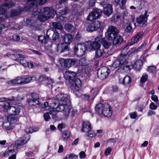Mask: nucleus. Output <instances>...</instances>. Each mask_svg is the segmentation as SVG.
I'll return each instance as SVG.
<instances>
[{
    "label": "nucleus",
    "instance_id": "f257e3e1",
    "mask_svg": "<svg viewBox=\"0 0 159 159\" xmlns=\"http://www.w3.org/2000/svg\"><path fill=\"white\" fill-rule=\"evenodd\" d=\"M87 49L89 51L91 50H96L95 52V56L94 58V66H95L97 70H98L99 68H97L98 66L99 62V56L98 53V51L99 48V37L98 36L95 39V41L93 42L88 41L87 42Z\"/></svg>",
    "mask_w": 159,
    "mask_h": 159
},
{
    "label": "nucleus",
    "instance_id": "f03ea898",
    "mask_svg": "<svg viewBox=\"0 0 159 159\" xmlns=\"http://www.w3.org/2000/svg\"><path fill=\"white\" fill-rule=\"evenodd\" d=\"M49 104L53 108H57L58 111H65L66 116H69L70 110V107L67 105L60 104L58 101L54 99H49L47 100Z\"/></svg>",
    "mask_w": 159,
    "mask_h": 159
},
{
    "label": "nucleus",
    "instance_id": "7ed1b4c3",
    "mask_svg": "<svg viewBox=\"0 0 159 159\" xmlns=\"http://www.w3.org/2000/svg\"><path fill=\"white\" fill-rule=\"evenodd\" d=\"M30 129H32V128H26L25 129V132L27 134H25L23 137L20 138L19 139L16 141L15 144L17 147H18L21 145L25 144L29 140L30 138V137L28 133H31L33 131H36L35 130L34 131V130L31 131Z\"/></svg>",
    "mask_w": 159,
    "mask_h": 159
},
{
    "label": "nucleus",
    "instance_id": "20e7f679",
    "mask_svg": "<svg viewBox=\"0 0 159 159\" xmlns=\"http://www.w3.org/2000/svg\"><path fill=\"white\" fill-rule=\"evenodd\" d=\"M100 109L102 115L107 117H110L112 114V110L111 107L108 104H104L100 103Z\"/></svg>",
    "mask_w": 159,
    "mask_h": 159
},
{
    "label": "nucleus",
    "instance_id": "39448f33",
    "mask_svg": "<svg viewBox=\"0 0 159 159\" xmlns=\"http://www.w3.org/2000/svg\"><path fill=\"white\" fill-rule=\"evenodd\" d=\"M119 30L116 27L111 25L109 26L107 31V37L109 40H113L114 37L119 34Z\"/></svg>",
    "mask_w": 159,
    "mask_h": 159
},
{
    "label": "nucleus",
    "instance_id": "423d86ee",
    "mask_svg": "<svg viewBox=\"0 0 159 159\" xmlns=\"http://www.w3.org/2000/svg\"><path fill=\"white\" fill-rule=\"evenodd\" d=\"M74 52L75 54L78 57H81L84 54L87 49V46L82 45L79 43L75 45L73 48Z\"/></svg>",
    "mask_w": 159,
    "mask_h": 159
},
{
    "label": "nucleus",
    "instance_id": "0eeeda50",
    "mask_svg": "<svg viewBox=\"0 0 159 159\" xmlns=\"http://www.w3.org/2000/svg\"><path fill=\"white\" fill-rule=\"evenodd\" d=\"M59 62L60 66L62 67H69L75 65L77 62L78 61L75 59H64L60 58L59 59Z\"/></svg>",
    "mask_w": 159,
    "mask_h": 159
},
{
    "label": "nucleus",
    "instance_id": "6e6552de",
    "mask_svg": "<svg viewBox=\"0 0 159 159\" xmlns=\"http://www.w3.org/2000/svg\"><path fill=\"white\" fill-rule=\"evenodd\" d=\"M103 8V12L105 16L109 17L113 13V8L112 5L108 4L107 2L103 1L101 4Z\"/></svg>",
    "mask_w": 159,
    "mask_h": 159
},
{
    "label": "nucleus",
    "instance_id": "1a4fd4ad",
    "mask_svg": "<svg viewBox=\"0 0 159 159\" xmlns=\"http://www.w3.org/2000/svg\"><path fill=\"white\" fill-rule=\"evenodd\" d=\"M17 84H25L30 82L32 81L36 80V77L33 76L27 77L26 76H18L16 78Z\"/></svg>",
    "mask_w": 159,
    "mask_h": 159
},
{
    "label": "nucleus",
    "instance_id": "9d476101",
    "mask_svg": "<svg viewBox=\"0 0 159 159\" xmlns=\"http://www.w3.org/2000/svg\"><path fill=\"white\" fill-rule=\"evenodd\" d=\"M82 132L87 133V135L89 137H92L94 135L93 132L92 130L90 124L88 122H84L83 127L81 129Z\"/></svg>",
    "mask_w": 159,
    "mask_h": 159
},
{
    "label": "nucleus",
    "instance_id": "9b49d317",
    "mask_svg": "<svg viewBox=\"0 0 159 159\" xmlns=\"http://www.w3.org/2000/svg\"><path fill=\"white\" fill-rule=\"evenodd\" d=\"M56 97L58 102L61 101L65 102L66 103V104H65L70 106V109L71 108V107L67 104H70V102L69 96L66 94L59 93L57 95ZM63 104H64V103Z\"/></svg>",
    "mask_w": 159,
    "mask_h": 159
},
{
    "label": "nucleus",
    "instance_id": "f8f14e48",
    "mask_svg": "<svg viewBox=\"0 0 159 159\" xmlns=\"http://www.w3.org/2000/svg\"><path fill=\"white\" fill-rule=\"evenodd\" d=\"M41 12L43 15L45 16V17L41 19L43 20H47L48 19L51 17L53 18V14L52 12L50 9L48 7H46L43 8V10H41Z\"/></svg>",
    "mask_w": 159,
    "mask_h": 159
},
{
    "label": "nucleus",
    "instance_id": "ddd939ff",
    "mask_svg": "<svg viewBox=\"0 0 159 159\" xmlns=\"http://www.w3.org/2000/svg\"><path fill=\"white\" fill-rule=\"evenodd\" d=\"M99 28V21L95 20L89 25L86 28V30L89 32H92L97 30Z\"/></svg>",
    "mask_w": 159,
    "mask_h": 159
},
{
    "label": "nucleus",
    "instance_id": "4468645a",
    "mask_svg": "<svg viewBox=\"0 0 159 159\" xmlns=\"http://www.w3.org/2000/svg\"><path fill=\"white\" fill-rule=\"evenodd\" d=\"M99 17V10L98 8H94L92 11L89 14L87 18V20L92 21L98 19Z\"/></svg>",
    "mask_w": 159,
    "mask_h": 159
},
{
    "label": "nucleus",
    "instance_id": "2eb2a0df",
    "mask_svg": "<svg viewBox=\"0 0 159 159\" xmlns=\"http://www.w3.org/2000/svg\"><path fill=\"white\" fill-rule=\"evenodd\" d=\"M38 0H27L26 7L29 11H32L33 9L36 8L38 5Z\"/></svg>",
    "mask_w": 159,
    "mask_h": 159
},
{
    "label": "nucleus",
    "instance_id": "dca6fc26",
    "mask_svg": "<svg viewBox=\"0 0 159 159\" xmlns=\"http://www.w3.org/2000/svg\"><path fill=\"white\" fill-rule=\"evenodd\" d=\"M76 75V74L75 73L68 71L66 72L64 77L66 80H68L70 83V81L75 80Z\"/></svg>",
    "mask_w": 159,
    "mask_h": 159
},
{
    "label": "nucleus",
    "instance_id": "f3484780",
    "mask_svg": "<svg viewBox=\"0 0 159 159\" xmlns=\"http://www.w3.org/2000/svg\"><path fill=\"white\" fill-rule=\"evenodd\" d=\"M143 33L142 32L138 33L136 35L134 36L131 39V43H129L128 44L129 46H132L134 43H137L139 41V39L141 38Z\"/></svg>",
    "mask_w": 159,
    "mask_h": 159
},
{
    "label": "nucleus",
    "instance_id": "a211bd4d",
    "mask_svg": "<svg viewBox=\"0 0 159 159\" xmlns=\"http://www.w3.org/2000/svg\"><path fill=\"white\" fill-rule=\"evenodd\" d=\"M113 40V45L114 46L117 47L123 41V37L120 35H118L114 37Z\"/></svg>",
    "mask_w": 159,
    "mask_h": 159
},
{
    "label": "nucleus",
    "instance_id": "6ab92c4d",
    "mask_svg": "<svg viewBox=\"0 0 159 159\" xmlns=\"http://www.w3.org/2000/svg\"><path fill=\"white\" fill-rule=\"evenodd\" d=\"M69 50L68 46H66L64 43L58 44L57 46V50L58 52L61 53Z\"/></svg>",
    "mask_w": 159,
    "mask_h": 159
},
{
    "label": "nucleus",
    "instance_id": "aec40b11",
    "mask_svg": "<svg viewBox=\"0 0 159 159\" xmlns=\"http://www.w3.org/2000/svg\"><path fill=\"white\" fill-rule=\"evenodd\" d=\"M148 11H145L144 15H141L139 17L136 18L137 22L139 24L146 21L148 15H147Z\"/></svg>",
    "mask_w": 159,
    "mask_h": 159
},
{
    "label": "nucleus",
    "instance_id": "412c9836",
    "mask_svg": "<svg viewBox=\"0 0 159 159\" xmlns=\"http://www.w3.org/2000/svg\"><path fill=\"white\" fill-rule=\"evenodd\" d=\"M2 126L3 129L5 130L12 129L14 128L12 123L7 120L4 121L2 125Z\"/></svg>",
    "mask_w": 159,
    "mask_h": 159
},
{
    "label": "nucleus",
    "instance_id": "4be33fe9",
    "mask_svg": "<svg viewBox=\"0 0 159 159\" xmlns=\"http://www.w3.org/2000/svg\"><path fill=\"white\" fill-rule=\"evenodd\" d=\"M72 39V36L69 34H66L62 37V41L65 44H66L69 45L71 43Z\"/></svg>",
    "mask_w": 159,
    "mask_h": 159
},
{
    "label": "nucleus",
    "instance_id": "5701e85b",
    "mask_svg": "<svg viewBox=\"0 0 159 159\" xmlns=\"http://www.w3.org/2000/svg\"><path fill=\"white\" fill-rule=\"evenodd\" d=\"M53 108L54 109V110L49 111V113L51 116H52V118L53 120H57L58 119V117L57 116V113L58 112L62 111H58L57 110V108ZM64 111L65 113V116L66 118H67L68 116L67 117H66L65 115L66 112L65 111Z\"/></svg>",
    "mask_w": 159,
    "mask_h": 159
},
{
    "label": "nucleus",
    "instance_id": "b1692460",
    "mask_svg": "<svg viewBox=\"0 0 159 159\" xmlns=\"http://www.w3.org/2000/svg\"><path fill=\"white\" fill-rule=\"evenodd\" d=\"M29 105L32 107L33 108V109L36 108H40V102L35 101L32 99H29L27 100Z\"/></svg>",
    "mask_w": 159,
    "mask_h": 159
},
{
    "label": "nucleus",
    "instance_id": "393cba45",
    "mask_svg": "<svg viewBox=\"0 0 159 159\" xmlns=\"http://www.w3.org/2000/svg\"><path fill=\"white\" fill-rule=\"evenodd\" d=\"M119 60L122 65L126 64L128 61L127 55L121 54L119 58Z\"/></svg>",
    "mask_w": 159,
    "mask_h": 159
},
{
    "label": "nucleus",
    "instance_id": "a878e982",
    "mask_svg": "<svg viewBox=\"0 0 159 159\" xmlns=\"http://www.w3.org/2000/svg\"><path fill=\"white\" fill-rule=\"evenodd\" d=\"M142 64V60L139 59L135 61L133 66L136 71H138L141 69Z\"/></svg>",
    "mask_w": 159,
    "mask_h": 159
},
{
    "label": "nucleus",
    "instance_id": "bb28decb",
    "mask_svg": "<svg viewBox=\"0 0 159 159\" xmlns=\"http://www.w3.org/2000/svg\"><path fill=\"white\" fill-rule=\"evenodd\" d=\"M122 82L125 86L129 87L131 83V78L129 76H125L122 80Z\"/></svg>",
    "mask_w": 159,
    "mask_h": 159
},
{
    "label": "nucleus",
    "instance_id": "cd10ccee",
    "mask_svg": "<svg viewBox=\"0 0 159 159\" xmlns=\"http://www.w3.org/2000/svg\"><path fill=\"white\" fill-rule=\"evenodd\" d=\"M11 113L13 115H16L19 114L20 108L18 106H12L10 107Z\"/></svg>",
    "mask_w": 159,
    "mask_h": 159
},
{
    "label": "nucleus",
    "instance_id": "c85d7f7f",
    "mask_svg": "<svg viewBox=\"0 0 159 159\" xmlns=\"http://www.w3.org/2000/svg\"><path fill=\"white\" fill-rule=\"evenodd\" d=\"M11 55H14L16 58H22L24 57V55L21 54H17L14 55V51H11L10 52H8L7 54L4 55L5 57H9Z\"/></svg>",
    "mask_w": 159,
    "mask_h": 159
},
{
    "label": "nucleus",
    "instance_id": "c756f323",
    "mask_svg": "<svg viewBox=\"0 0 159 159\" xmlns=\"http://www.w3.org/2000/svg\"><path fill=\"white\" fill-rule=\"evenodd\" d=\"M7 120L12 124L17 121L18 119L15 115H9L7 116Z\"/></svg>",
    "mask_w": 159,
    "mask_h": 159
},
{
    "label": "nucleus",
    "instance_id": "7c9ffc66",
    "mask_svg": "<svg viewBox=\"0 0 159 159\" xmlns=\"http://www.w3.org/2000/svg\"><path fill=\"white\" fill-rule=\"evenodd\" d=\"M70 84L73 85L77 86L78 87H81V80L79 78H75V80L72 81H70Z\"/></svg>",
    "mask_w": 159,
    "mask_h": 159
},
{
    "label": "nucleus",
    "instance_id": "2f4dec72",
    "mask_svg": "<svg viewBox=\"0 0 159 159\" xmlns=\"http://www.w3.org/2000/svg\"><path fill=\"white\" fill-rule=\"evenodd\" d=\"M64 29L68 32H71L74 30V27L70 24L67 23L64 25Z\"/></svg>",
    "mask_w": 159,
    "mask_h": 159
},
{
    "label": "nucleus",
    "instance_id": "473e14b6",
    "mask_svg": "<svg viewBox=\"0 0 159 159\" xmlns=\"http://www.w3.org/2000/svg\"><path fill=\"white\" fill-rule=\"evenodd\" d=\"M80 87L75 86V85L73 86L72 85L70 87L71 89L73 90V93L78 97H79L80 96L79 94L80 91Z\"/></svg>",
    "mask_w": 159,
    "mask_h": 159
},
{
    "label": "nucleus",
    "instance_id": "72a5a7b5",
    "mask_svg": "<svg viewBox=\"0 0 159 159\" xmlns=\"http://www.w3.org/2000/svg\"><path fill=\"white\" fill-rule=\"evenodd\" d=\"M101 72L104 73L105 76H107L110 72V70L109 68L106 67H102L100 68Z\"/></svg>",
    "mask_w": 159,
    "mask_h": 159
},
{
    "label": "nucleus",
    "instance_id": "f704fd0d",
    "mask_svg": "<svg viewBox=\"0 0 159 159\" xmlns=\"http://www.w3.org/2000/svg\"><path fill=\"white\" fill-rule=\"evenodd\" d=\"M71 133L68 130H65L64 131L62 134V138L65 140H67L70 137Z\"/></svg>",
    "mask_w": 159,
    "mask_h": 159
},
{
    "label": "nucleus",
    "instance_id": "c9c22d12",
    "mask_svg": "<svg viewBox=\"0 0 159 159\" xmlns=\"http://www.w3.org/2000/svg\"><path fill=\"white\" fill-rule=\"evenodd\" d=\"M38 40L41 43L45 44L47 42V39L44 35H41L38 37Z\"/></svg>",
    "mask_w": 159,
    "mask_h": 159
},
{
    "label": "nucleus",
    "instance_id": "e433bc0d",
    "mask_svg": "<svg viewBox=\"0 0 159 159\" xmlns=\"http://www.w3.org/2000/svg\"><path fill=\"white\" fill-rule=\"evenodd\" d=\"M52 26L55 29L61 30L62 29V26L60 23L52 22Z\"/></svg>",
    "mask_w": 159,
    "mask_h": 159
},
{
    "label": "nucleus",
    "instance_id": "4c0bfd02",
    "mask_svg": "<svg viewBox=\"0 0 159 159\" xmlns=\"http://www.w3.org/2000/svg\"><path fill=\"white\" fill-rule=\"evenodd\" d=\"M101 44L106 49L110 47V44L107 41L105 40L104 39H102Z\"/></svg>",
    "mask_w": 159,
    "mask_h": 159
},
{
    "label": "nucleus",
    "instance_id": "58836bf2",
    "mask_svg": "<svg viewBox=\"0 0 159 159\" xmlns=\"http://www.w3.org/2000/svg\"><path fill=\"white\" fill-rule=\"evenodd\" d=\"M78 156L73 154H70L67 155L64 159H77Z\"/></svg>",
    "mask_w": 159,
    "mask_h": 159
},
{
    "label": "nucleus",
    "instance_id": "ea45409f",
    "mask_svg": "<svg viewBox=\"0 0 159 159\" xmlns=\"http://www.w3.org/2000/svg\"><path fill=\"white\" fill-rule=\"evenodd\" d=\"M70 11V9L67 7H65L64 9L59 11V13L61 15H64L67 14Z\"/></svg>",
    "mask_w": 159,
    "mask_h": 159
},
{
    "label": "nucleus",
    "instance_id": "a19ab883",
    "mask_svg": "<svg viewBox=\"0 0 159 159\" xmlns=\"http://www.w3.org/2000/svg\"><path fill=\"white\" fill-rule=\"evenodd\" d=\"M121 65H122L119 59L115 61L112 64V67L115 68L120 67Z\"/></svg>",
    "mask_w": 159,
    "mask_h": 159
},
{
    "label": "nucleus",
    "instance_id": "79ce46f5",
    "mask_svg": "<svg viewBox=\"0 0 159 159\" xmlns=\"http://www.w3.org/2000/svg\"><path fill=\"white\" fill-rule=\"evenodd\" d=\"M79 64L82 66H85L87 65L86 59L85 58L80 59L79 61Z\"/></svg>",
    "mask_w": 159,
    "mask_h": 159
},
{
    "label": "nucleus",
    "instance_id": "37998d69",
    "mask_svg": "<svg viewBox=\"0 0 159 159\" xmlns=\"http://www.w3.org/2000/svg\"><path fill=\"white\" fill-rule=\"evenodd\" d=\"M59 35L58 33L56 31H55L54 32V34H52L51 39L53 40H56L59 39Z\"/></svg>",
    "mask_w": 159,
    "mask_h": 159
},
{
    "label": "nucleus",
    "instance_id": "c03bdc74",
    "mask_svg": "<svg viewBox=\"0 0 159 159\" xmlns=\"http://www.w3.org/2000/svg\"><path fill=\"white\" fill-rule=\"evenodd\" d=\"M148 78V75L146 73H144L140 78V82L142 83H144L147 80Z\"/></svg>",
    "mask_w": 159,
    "mask_h": 159
},
{
    "label": "nucleus",
    "instance_id": "a18cd8bd",
    "mask_svg": "<svg viewBox=\"0 0 159 159\" xmlns=\"http://www.w3.org/2000/svg\"><path fill=\"white\" fill-rule=\"evenodd\" d=\"M156 68L155 66H150L147 68L148 71L151 73H154L156 71Z\"/></svg>",
    "mask_w": 159,
    "mask_h": 159
},
{
    "label": "nucleus",
    "instance_id": "49530a36",
    "mask_svg": "<svg viewBox=\"0 0 159 159\" xmlns=\"http://www.w3.org/2000/svg\"><path fill=\"white\" fill-rule=\"evenodd\" d=\"M32 100H34V101L39 102V95L38 94L33 93L31 94Z\"/></svg>",
    "mask_w": 159,
    "mask_h": 159
},
{
    "label": "nucleus",
    "instance_id": "de8ad7c7",
    "mask_svg": "<svg viewBox=\"0 0 159 159\" xmlns=\"http://www.w3.org/2000/svg\"><path fill=\"white\" fill-rule=\"evenodd\" d=\"M19 14V12L16 10H13L11 12V16L13 17L17 16Z\"/></svg>",
    "mask_w": 159,
    "mask_h": 159
},
{
    "label": "nucleus",
    "instance_id": "09e8293b",
    "mask_svg": "<svg viewBox=\"0 0 159 159\" xmlns=\"http://www.w3.org/2000/svg\"><path fill=\"white\" fill-rule=\"evenodd\" d=\"M47 77L44 75H41L39 77V81L40 82L45 81L47 79Z\"/></svg>",
    "mask_w": 159,
    "mask_h": 159
},
{
    "label": "nucleus",
    "instance_id": "8fccbe9b",
    "mask_svg": "<svg viewBox=\"0 0 159 159\" xmlns=\"http://www.w3.org/2000/svg\"><path fill=\"white\" fill-rule=\"evenodd\" d=\"M125 30L129 33H130L133 31V29L131 26V24L129 23L128 25L126 27L125 29Z\"/></svg>",
    "mask_w": 159,
    "mask_h": 159
},
{
    "label": "nucleus",
    "instance_id": "3c124183",
    "mask_svg": "<svg viewBox=\"0 0 159 159\" xmlns=\"http://www.w3.org/2000/svg\"><path fill=\"white\" fill-rule=\"evenodd\" d=\"M16 78L11 80L7 82L8 84L10 86H12L17 84Z\"/></svg>",
    "mask_w": 159,
    "mask_h": 159
},
{
    "label": "nucleus",
    "instance_id": "603ef678",
    "mask_svg": "<svg viewBox=\"0 0 159 159\" xmlns=\"http://www.w3.org/2000/svg\"><path fill=\"white\" fill-rule=\"evenodd\" d=\"M129 45L128 46H126L122 50L121 52L122 54H127L128 52V49L129 48Z\"/></svg>",
    "mask_w": 159,
    "mask_h": 159
},
{
    "label": "nucleus",
    "instance_id": "864d4df0",
    "mask_svg": "<svg viewBox=\"0 0 159 159\" xmlns=\"http://www.w3.org/2000/svg\"><path fill=\"white\" fill-rule=\"evenodd\" d=\"M50 115L49 113V112L48 113H46L44 114L43 117L44 119V120L46 121H48L51 119V117L49 116Z\"/></svg>",
    "mask_w": 159,
    "mask_h": 159
},
{
    "label": "nucleus",
    "instance_id": "5fc2aeb1",
    "mask_svg": "<svg viewBox=\"0 0 159 159\" xmlns=\"http://www.w3.org/2000/svg\"><path fill=\"white\" fill-rule=\"evenodd\" d=\"M148 46L147 43L144 42L140 47L138 48V50L140 51L142 49H144L147 48Z\"/></svg>",
    "mask_w": 159,
    "mask_h": 159
},
{
    "label": "nucleus",
    "instance_id": "6e6d98bb",
    "mask_svg": "<svg viewBox=\"0 0 159 159\" xmlns=\"http://www.w3.org/2000/svg\"><path fill=\"white\" fill-rule=\"evenodd\" d=\"M98 91L97 89L96 88L92 89L91 91V93L93 94V98H94V97L96 96L97 93H98Z\"/></svg>",
    "mask_w": 159,
    "mask_h": 159
},
{
    "label": "nucleus",
    "instance_id": "4d7b16f0",
    "mask_svg": "<svg viewBox=\"0 0 159 159\" xmlns=\"http://www.w3.org/2000/svg\"><path fill=\"white\" fill-rule=\"evenodd\" d=\"M43 106L44 108L46 110H49L50 108H51V106L49 104L47 101L44 102Z\"/></svg>",
    "mask_w": 159,
    "mask_h": 159
},
{
    "label": "nucleus",
    "instance_id": "13d9d810",
    "mask_svg": "<svg viewBox=\"0 0 159 159\" xmlns=\"http://www.w3.org/2000/svg\"><path fill=\"white\" fill-rule=\"evenodd\" d=\"M45 82L47 84V85H51L53 82V80L52 79L47 77V79H46Z\"/></svg>",
    "mask_w": 159,
    "mask_h": 159
},
{
    "label": "nucleus",
    "instance_id": "bf43d9fd",
    "mask_svg": "<svg viewBox=\"0 0 159 159\" xmlns=\"http://www.w3.org/2000/svg\"><path fill=\"white\" fill-rule=\"evenodd\" d=\"M20 63L24 67H26L27 61L25 59H23L20 60Z\"/></svg>",
    "mask_w": 159,
    "mask_h": 159
},
{
    "label": "nucleus",
    "instance_id": "052dcab7",
    "mask_svg": "<svg viewBox=\"0 0 159 159\" xmlns=\"http://www.w3.org/2000/svg\"><path fill=\"white\" fill-rule=\"evenodd\" d=\"M151 99H152L155 102H156V104L157 105L159 104L158 103V97L156 95H152L151 96Z\"/></svg>",
    "mask_w": 159,
    "mask_h": 159
},
{
    "label": "nucleus",
    "instance_id": "680f3d73",
    "mask_svg": "<svg viewBox=\"0 0 159 159\" xmlns=\"http://www.w3.org/2000/svg\"><path fill=\"white\" fill-rule=\"evenodd\" d=\"M10 105L8 102L6 103L3 106V108L6 110H10Z\"/></svg>",
    "mask_w": 159,
    "mask_h": 159
},
{
    "label": "nucleus",
    "instance_id": "e2e57ef3",
    "mask_svg": "<svg viewBox=\"0 0 159 159\" xmlns=\"http://www.w3.org/2000/svg\"><path fill=\"white\" fill-rule=\"evenodd\" d=\"M66 125L65 124L61 123L58 125L57 126L58 129L60 131H61L63 128H64L66 127Z\"/></svg>",
    "mask_w": 159,
    "mask_h": 159
},
{
    "label": "nucleus",
    "instance_id": "0e129e2a",
    "mask_svg": "<svg viewBox=\"0 0 159 159\" xmlns=\"http://www.w3.org/2000/svg\"><path fill=\"white\" fill-rule=\"evenodd\" d=\"M111 149L110 147H108L107 148L105 151L104 153L105 155L107 156L110 154Z\"/></svg>",
    "mask_w": 159,
    "mask_h": 159
},
{
    "label": "nucleus",
    "instance_id": "69168bd1",
    "mask_svg": "<svg viewBox=\"0 0 159 159\" xmlns=\"http://www.w3.org/2000/svg\"><path fill=\"white\" fill-rule=\"evenodd\" d=\"M52 35L53 34L52 31L51 30H48L47 31V37L50 40L51 39V38L50 37V35L51 34Z\"/></svg>",
    "mask_w": 159,
    "mask_h": 159
},
{
    "label": "nucleus",
    "instance_id": "338daca9",
    "mask_svg": "<svg viewBox=\"0 0 159 159\" xmlns=\"http://www.w3.org/2000/svg\"><path fill=\"white\" fill-rule=\"evenodd\" d=\"M149 108L152 110H155L157 109V106L155 105L153 102H152L150 104Z\"/></svg>",
    "mask_w": 159,
    "mask_h": 159
},
{
    "label": "nucleus",
    "instance_id": "774afa93",
    "mask_svg": "<svg viewBox=\"0 0 159 159\" xmlns=\"http://www.w3.org/2000/svg\"><path fill=\"white\" fill-rule=\"evenodd\" d=\"M95 113L98 115H99V103L97 104L95 108Z\"/></svg>",
    "mask_w": 159,
    "mask_h": 159
}]
</instances>
